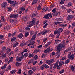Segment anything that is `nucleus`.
<instances>
[{
  "label": "nucleus",
  "instance_id": "nucleus-32",
  "mask_svg": "<svg viewBox=\"0 0 75 75\" xmlns=\"http://www.w3.org/2000/svg\"><path fill=\"white\" fill-rule=\"evenodd\" d=\"M37 15V13H34L33 14H32L31 15V17L33 18L34 17H35Z\"/></svg>",
  "mask_w": 75,
  "mask_h": 75
},
{
  "label": "nucleus",
  "instance_id": "nucleus-63",
  "mask_svg": "<svg viewBox=\"0 0 75 75\" xmlns=\"http://www.w3.org/2000/svg\"><path fill=\"white\" fill-rule=\"evenodd\" d=\"M4 37V36H3V35H0V38L1 39H2V38H3Z\"/></svg>",
  "mask_w": 75,
  "mask_h": 75
},
{
  "label": "nucleus",
  "instance_id": "nucleus-44",
  "mask_svg": "<svg viewBox=\"0 0 75 75\" xmlns=\"http://www.w3.org/2000/svg\"><path fill=\"white\" fill-rule=\"evenodd\" d=\"M55 21H62V19L60 18H57L55 20Z\"/></svg>",
  "mask_w": 75,
  "mask_h": 75
},
{
  "label": "nucleus",
  "instance_id": "nucleus-31",
  "mask_svg": "<svg viewBox=\"0 0 75 75\" xmlns=\"http://www.w3.org/2000/svg\"><path fill=\"white\" fill-rule=\"evenodd\" d=\"M44 18L45 19H49V16H48V14H47L45 15L44 16Z\"/></svg>",
  "mask_w": 75,
  "mask_h": 75
},
{
  "label": "nucleus",
  "instance_id": "nucleus-26",
  "mask_svg": "<svg viewBox=\"0 0 75 75\" xmlns=\"http://www.w3.org/2000/svg\"><path fill=\"white\" fill-rule=\"evenodd\" d=\"M58 14H60V13L59 12H58L57 13H52V16H58Z\"/></svg>",
  "mask_w": 75,
  "mask_h": 75
},
{
  "label": "nucleus",
  "instance_id": "nucleus-62",
  "mask_svg": "<svg viewBox=\"0 0 75 75\" xmlns=\"http://www.w3.org/2000/svg\"><path fill=\"white\" fill-rule=\"evenodd\" d=\"M28 53H25L24 54V56L25 57V58H26V57H27L28 56Z\"/></svg>",
  "mask_w": 75,
  "mask_h": 75
},
{
  "label": "nucleus",
  "instance_id": "nucleus-58",
  "mask_svg": "<svg viewBox=\"0 0 75 75\" xmlns=\"http://www.w3.org/2000/svg\"><path fill=\"white\" fill-rule=\"evenodd\" d=\"M47 15H48V16H49V17H50V18H52V15H51V13H48V14H47Z\"/></svg>",
  "mask_w": 75,
  "mask_h": 75
},
{
  "label": "nucleus",
  "instance_id": "nucleus-3",
  "mask_svg": "<svg viewBox=\"0 0 75 75\" xmlns=\"http://www.w3.org/2000/svg\"><path fill=\"white\" fill-rule=\"evenodd\" d=\"M53 49L52 48L50 49V47H48L46 50H45L44 51V53H49L50 52L52 51Z\"/></svg>",
  "mask_w": 75,
  "mask_h": 75
},
{
  "label": "nucleus",
  "instance_id": "nucleus-19",
  "mask_svg": "<svg viewBox=\"0 0 75 75\" xmlns=\"http://www.w3.org/2000/svg\"><path fill=\"white\" fill-rule=\"evenodd\" d=\"M56 31L60 33H61L62 32V31H63V29L59 28Z\"/></svg>",
  "mask_w": 75,
  "mask_h": 75
},
{
  "label": "nucleus",
  "instance_id": "nucleus-36",
  "mask_svg": "<svg viewBox=\"0 0 75 75\" xmlns=\"http://www.w3.org/2000/svg\"><path fill=\"white\" fill-rule=\"evenodd\" d=\"M57 69L58 70L60 69L61 68L58 65V61H57Z\"/></svg>",
  "mask_w": 75,
  "mask_h": 75
},
{
  "label": "nucleus",
  "instance_id": "nucleus-9",
  "mask_svg": "<svg viewBox=\"0 0 75 75\" xmlns=\"http://www.w3.org/2000/svg\"><path fill=\"white\" fill-rule=\"evenodd\" d=\"M24 59V58H23V57H20L19 58H17L16 59V61L18 62H20L21 60H22V59Z\"/></svg>",
  "mask_w": 75,
  "mask_h": 75
},
{
  "label": "nucleus",
  "instance_id": "nucleus-17",
  "mask_svg": "<svg viewBox=\"0 0 75 75\" xmlns=\"http://www.w3.org/2000/svg\"><path fill=\"white\" fill-rule=\"evenodd\" d=\"M64 62L63 61L59 62V67H62Z\"/></svg>",
  "mask_w": 75,
  "mask_h": 75
},
{
  "label": "nucleus",
  "instance_id": "nucleus-2",
  "mask_svg": "<svg viewBox=\"0 0 75 75\" xmlns=\"http://www.w3.org/2000/svg\"><path fill=\"white\" fill-rule=\"evenodd\" d=\"M35 19H33V20L30 22H28L27 23L28 27H31L33 25H35Z\"/></svg>",
  "mask_w": 75,
  "mask_h": 75
},
{
  "label": "nucleus",
  "instance_id": "nucleus-16",
  "mask_svg": "<svg viewBox=\"0 0 75 75\" xmlns=\"http://www.w3.org/2000/svg\"><path fill=\"white\" fill-rule=\"evenodd\" d=\"M19 44V43L18 42H16L15 43H14L13 44V47H17V46H18Z\"/></svg>",
  "mask_w": 75,
  "mask_h": 75
},
{
  "label": "nucleus",
  "instance_id": "nucleus-48",
  "mask_svg": "<svg viewBox=\"0 0 75 75\" xmlns=\"http://www.w3.org/2000/svg\"><path fill=\"white\" fill-rule=\"evenodd\" d=\"M57 61L56 63L55 64H54V65L53 66V68L54 69H55V68H56V67H57Z\"/></svg>",
  "mask_w": 75,
  "mask_h": 75
},
{
  "label": "nucleus",
  "instance_id": "nucleus-33",
  "mask_svg": "<svg viewBox=\"0 0 75 75\" xmlns=\"http://www.w3.org/2000/svg\"><path fill=\"white\" fill-rule=\"evenodd\" d=\"M34 59L35 60H37L38 59V56L37 55H36L34 56Z\"/></svg>",
  "mask_w": 75,
  "mask_h": 75
},
{
  "label": "nucleus",
  "instance_id": "nucleus-49",
  "mask_svg": "<svg viewBox=\"0 0 75 75\" xmlns=\"http://www.w3.org/2000/svg\"><path fill=\"white\" fill-rule=\"evenodd\" d=\"M37 9L39 10H41V7L40 6V5L38 6Z\"/></svg>",
  "mask_w": 75,
  "mask_h": 75
},
{
  "label": "nucleus",
  "instance_id": "nucleus-41",
  "mask_svg": "<svg viewBox=\"0 0 75 75\" xmlns=\"http://www.w3.org/2000/svg\"><path fill=\"white\" fill-rule=\"evenodd\" d=\"M29 33H30L29 32H26L25 34V37H27L28 35H29Z\"/></svg>",
  "mask_w": 75,
  "mask_h": 75
},
{
  "label": "nucleus",
  "instance_id": "nucleus-52",
  "mask_svg": "<svg viewBox=\"0 0 75 75\" xmlns=\"http://www.w3.org/2000/svg\"><path fill=\"white\" fill-rule=\"evenodd\" d=\"M40 68L41 70H44V65L41 66Z\"/></svg>",
  "mask_w": 75,
  "mask_h": 75
},
{
  "label": "nucleus",
  "instance_id": "nucleus-57",
  "mask_svg": "<svg viewBox=\"0 0 75 75\" xmlns=\"http://www.w3.org/2000/svg\"><path fill=\"white\" fill-rule=\"evenodd\" d=\"M45 57H46V54H42L41 57L42 58H45Z\"/></svg>",
  "mask_w": 75,
  "mask_h": 75
},
{
  "label": "nucleus",
  "instance_id": "nucleus-27",
  "mask_svg": "<svg viewBox=\"0 0 75 75\" xmlns=\"http://www.w3.org/2000/svg\"><path fill=\"white\" fill-rule=\"evenodd\" d=\"M36 67H32L30 68V69H32V71H36Z\"/></svg>",
  "mask_w": 75,
  "mask_h": 75
},
{
  "label": "nucleus",
  "instance_id": "nucleus-30",
  "mask_svg": "<svg viewBox=\"0 0 75 75\" xmlns=\"http://www.w3.org/2000/svg\"><path fill=\"white\" fill-rule=\"evenodd\" d=\"M7 64H5L4 66H3L2 67L1 69H5L6 67H7Z\"/></svg>",
  "mask_w": 75,
  "mask_h": 75
},
{
  "label": "nucleus",
  "instance_id": "nucleus-37",
  "mask_svg": "<svg viewBox=\"0 0 75 75\" xmlns=\"http://www.w3.org/2000/svg\"><path fill=\"white\" fill-rule=\"evenodd\" d=\"M26 45L25 44V43L24 42L22 43H21L20 44V45L21 47H23V46H24V45Z\"/></svg>",
  "mask_w": 75,
  "mask_h": 75
},
{
  "label": "nucleus",
  "instance_id": "nucleus-46",
  "mask_svg": "<svg viewBox=\"0 0 75 75\" xmlns=\"http://www.w3.org/2000/svg\"><path fill=\"white\" fill-rule=\"evenodd\" d=\"M21 72V69H20L18 70V74H20Z\"/></svg>",
  "mask_w": 75,
  "mask_h": 75
},
{
  "label": "nucleus",
  "instance_id": "nucleus-59",
  "mask_svg": "<svg viewBox=\"0 0 75 75\" xmlns=\"http://www.w3.org/2000/svg\"><path fill=\"white\" fill-rule=\"evenodd\" d=\"M61 8H62V10L66 9V8L64 6H63L61 7Z\"/></svg>",
  "mask_w": 75,
  "mask_h": 75
},
{
  "label": "nucleus",
  "instance_id": "nucleus-21",
  "mask_svg": "<svg viewBox=\"0 0 75 75\" xmlns=\"http://www.w3.org/2000/svg\"><path fill=\"white\" fill-rule=\"evenodd\" d=\"M35 38H36V35H33L32 37V38L31 39V40H32V41H34V40H35Z\"/></svg>",
  "mask_w": 75,
  "mask_h": 75
},
{
  "label": "nucleus",
  "instance_id": "nucleus-13",
  "mask_svg": "<svg viewBox=\"0 0 75 75\" xmlns=\"http://www.w3.org/2000/svg\"><path fill=\"white\" fill-rule=\"evenodd\" d=\"M10 51H11V49L9 48H7L5 50L6 54H9Z\"/></svg>",
  "mask_w": 75,
  "mask_h": 75
},
{
  "label": "nucleus",
  "instance_id": "nucleus-50",
  "mask_svg": "<svg viewBox=\"0 0 75 75\" xmlns=\"http://www.w3.org/2000/svg\"><path fill=\"white\" fill-rule=\"evenodd\" d=\"M65 0H61L60 2L61 4H63L64 3V2H65Z\"/></svg>",
  "mask_w": 75,
  "mask_h": 75
},
{
  "label": "nucleus",
  "instance_id": "nucleus-4",
  "mask_svg": "<svg viewBox=\"0 0 75 75\" xmlns=\"http://www.w3.org/2000/svg\"><path fill=\"white\" fill-rule=\"evenodd\" d=\"M10 18H17V17H18V14H11L10 15Z\"/></svg>",
  "mask_w": 75,
  "mask_h": 75
},
{
  "label": "nucleus",
  "instance_id": "nucleus-38",
  "mask_svg": "<svg viewBox=\"0 0 75 75\" xmlns=\"http://www.w3.org/2000/svg\"><path fill=\"white\" fill-rule=\"evenodd\" d=\"M44 67L45 68H50V67L48 65H47L45 64H44Z\"/></svg>",
  "mask_w": 75,
  "mask_h": 75
},
{
  "label": "nucleus",
  "instance_id": "nucleus-51",
  "mask_svg": "<svg viewBox=\"0 0 75 75\" xmlns=\"http://www.w3.org/2000/svg\"><path fill=\"white\" fill-rule=\"evenodd\" d=\"M23 35V34H22V33H20L19 35H18V37L19 38H22Z\"/></svg>",
  "mask_w": 75,
  "mask_h": 75
},
{
  "label": "nucleus",
  "instance_id": "nucleus-22",
  "mask_svg": "<svg viewBox=\"0 0 75 75\" xmlns=\"http://www.w3.org/2000/svg\"><path fill=\"white\" fill-rule=\"evenodd\" d=\"M69 62H70V59H67L65 61L64 64L65 65H66L67 64H68V63H69Z\"/></svg>",
  "mask_w": 75,
  "mask_h": 75
},
{
  "label": "nucleus",
  "instance_id": "nucleus-11",
  "mask_svg": "<svg viewBox=\"0 0 75 75\" xmlns=\"http://www.w3.org/2000/svg\"><path fill=\"white\" fill-rule=\"evenodd\" d=\"M60 26L62 28H64L65 27H67V24H60Z\"/></svg>",
  "mask_w": 75,
  "mask_h": 75
},
{
  "label": "nucleus",
  "instance_id": "nucleus-45",
  "mask_svg": "<svg viewBox=\"0 0 75 75\" xmlns=\"http://www.w3.org/2000/svg\"><path fill=\"white\" fill-rule=\"evenodd\" d=\"M48 25V23H47L45 24L43 26V28H45Z\"/></svg>",
  "mask_w": 75,
  "mask_h": 75
},
{
  "label": "nucleus",
  "instance_id": "nucleus-14",
  "mask_svg": "<svg viewBox=\"0 0 75 75\" xmlns=\"http://www.w3.org/2000/svg\"><path fill=\"white\" fill-rule=\"evenodd\" d=\"M15 64L16 66V67H18L20 66V65H22V64L21 63H18L17 62H15Z\"/></svg>",
  "mask_w": 75,
  "mask_h": 75
},
{
  "label": "nucleus",
  "instance_id": "nucleus-39",
  "mask_svg": "<svg viewBox=\"0 0 75 75\" xmlns=\"http://www.w3.org/2000/svg\"><path fill=\"white\" fill-rule=\"evenodd\" d=\"M71 69L72 71L73 72H74L75 71V70L74 69V66H71Z\"/></svg>",
  "mask_w": 75,
  "mask_h": 75
},
{
  "label": "nucleus",
  "instance_id": "nucleus-23",
  "mask_svg": "<svg viewBox=\"0 0 75 75\" xmlns=\"http://www.w3.org/2000/svg\"><path fill=\"white\" fill-rule=\"evenodd\" d=\"M7 47L5 46H3L2 47V50L1 51L2 52H4L5 51V50H6Z\"/></svg>",
  "mask_w": 75,
  "mask_h": 75
},
{
  "label": "nucleus",
  "instance_id": "nucleus-1",
  "mask_svg": "<svg viewBox=\"0 0 75 75\" xmlns=\"http://www.w3.org/2000/svg\"><path fill=\"white\" fill-rule=\"evenodd\" d=\"M62 44H59L57 47V50L58 51L57 53V58H59L60 57L61 55L60 51H61V50H62V48H64V47H65V45H64V44H65V43L64 42H62Z\"/></svg>",
  "mask_w": 75,
  "mask_h": 75
},
{
  "label": "nucleus",
  "instance_id": "nucleus-47",
  "mask_svg": "<svg viewBox=\"0 0 75 75\" xmlns=\"http://www.w3.org/2000/svg\"><path fill=\"white\" fill-rule=\"evenodd\" d=\"M18 50H19L18 48H17L15 49L14 52H18Z\"/></svg>",
  "mask_w": 75,
  "mask_h": 75
},
{
  "label": "nucleus",
  "instance_id": "nucleus-34",
  "mask_svg": "<svg viewBox=\"0 0 75 75\" xmlns=\"http://www.w3.org/2000/svg\"><path fill=\"white\" fill-rule=\"evenodd\" d=\"M34 56V54L33 53H29V58H31Z\"/></svg>",
  "mask_w": 75,
  "mask_h": 75
},
{
  "label": "nucleus",
  "instance_id": "nucleus-28",
  "mask_svg": "<svg viewBox=\"0 0 75 75\" xmlns=\"http://www.w3.org/2000/svg\"><path fill=\"white\" fill-rule=\"evenodd\" d=\"M10 28V26H6L5 27L4 29L5 30H8Z\"/></svg>",
  "mask_w": 75,
  "mask_h": 75
},
{
  "label": "nucleus",
  "instance_id": "nucleus-40",
  "mask_svg": "<svg viewBox=\"0 0 75 75\" xmlns=\"http://www.w3.org/2000/svg\"><path fill=\"white\" fill-rule=\"evenodd\" d=\"M74 57H75V55H74V54H72L71 55L70 59H71L72 60H73V59H74Z\"/></svg>",
  "mask_w": 75,
  "mask_h": 75
},
{
  "label": "nucleus",
  "instance_id": "nucleus-20",
  "mask_svg": "<svg viewBox=\"0 0 75 75\" xmlns=\"http://www.w3.org/2000/svg\"><path fill=\"white\" fill-rule=\"evenodd\" d=\"M1 20H2L4 23L6 21V19H5V18L3 16H1Z\"/></svg>",
  "mask_w": 75,
  "mask_h": 75
},
{
  "label": "nucleus",
  "instance_id": "nucleus-64",
  "mask_svg": "<svg viewBox=\"0 0 75 75\" xmlns=\"http://www.w3.org/2000/svg\"><path fill=\"white\" fill-rule=\"evenodd\" d=\"M75 26V22H74L72 23V28L74 27Z\"/></svg>",
  "mask_w": 75,
  "mask_h": 75
},
{
  "label": "nucleus",
  "instance_id": "nucleus-60",
  "mask_svg": "<svg viewBox=\"0 0 75 75\" xmlns=\"http://www.w3.org/2000/svg\"><path fill=\"white\" fill-rule=\"evenodd\" d=\"M59 41H61V40L59 39H57L55 41V42L56 44H57L58 42H59Z\"/></svg>",
  "mask_w": 75,
  "mask_h": 75
},
{
  "label": "nucleus",
  "instance_id": "nucleus-10",
  "mask_svg": "<svg viewBox=\"0 0 75 75\" xmlns=\"http://www.w3.org/2000/svg\"><path fill=\"white\" fill-rule=\"evenodd\" d=\"M72 50V47H69L67 49L65 50L64 51V53H65V52H68V51H70Z\"/></svg>",
  "mask_w": 75,
  "mask_h": 75
},
{
  "label": "nucleus",
  "instance_id": "nucleus-35",
  "mask_svg": "<svg viewBox=\"0 0 75 75\" xmlns=\"http://www.w3.org/2000/svg\"><path fill=\"white\" fill-rule=\"evenodd\" d=\"M47 39H48L47 38H44L43 40V42L45 43V42H46L47 40Z\"/></svg>",
  "mask_w": 75,
  "mask_h": 75
},
{
  "label": "nucleus",
  "instance_id": "nucleus-24",
  "mask_svg": "<svg viewBox=\"0 0 75 75\" xmlns=\"http://www.w3.org/2000/svg\"><path fill=\"white\" fill-rule=\"evenodd\" d=\"M46 62L49 65H50L51 64V63L50 61V60H47L46 61Z\"/></svg>",
  "mask_w": 75,
  "mask_h": 75
},
{
  "label": "nucleus",
  "instance_id": "nucleus-6",
  "mask_svg": "<svg viewBox=\"0 0 75 75\" xmlns=\"http://www.w3.org/2000/svg\"><path fill=\"white\" fill-rule=\"evenodd\" d=\"M7 3L6 2H3L1 5V7L3 8H5V7H6L7 6Z\"/></svg>",
  "mask_w": 75,
  "mask_h": 75
},
{
  "label": "nucleus",
  "instance_id": "nucleus-55",
  "mask_svg": "<svg viewBox=\"0 0 75 75\" xmlns=\"http://www.w3.org/2000/svg\"><path fill=\"white\" fill-rule=\"evenodd\" d=\"M20 9L21 10V11H24L25 10V8L24 7H21L20 8Z\"/></svg>",
  "mask_w": 75,
  "mask_h": 75
},
{
  "label": "nucleus",
  "instance_id": "nucleus-8",
  "mask_svg": "<svg viewBox=\"0 0 75 75\" xmlns=\"http://www.w3.org/2000/svg\"><path fill=\"white\" fill-rule=\"evenodd\" d=\"M67 19V20H73L74 19V17L72 15H68Z\"/></svg>",
  "mask_w": 75,
  "mask_h": 75
},
{
  "label": "nucleus",
  "instance_id": "nucleus-29",
  "mask_svg": "<svg viewBox=\"0 0 75 75\" xmlns=\"http://www.w3.org/2000/svg\"><path fill=\"white\" fill-rule=\"evenodd\" d=\"M7 1L8 2V3H10L11 4H13L14 3V1H13L10 0H7Z\"/></svg>",
  "mask_w": 75,
  "mask_h": 75
},
{
  "label": "nucleus",
  "instance_id": "nucleus-42",
  "mask_svg": "<svg viewBox=\"0 0 75 75\" xmlns=\"http://www.w3.org/2000/svg\"><path fill=\"white\" fill-rule=\"evenodd\" d=\"M47 11V8H43V9L42 10V11L44 13V12H46Z\"/></svg>",
  "mask_w": 75,
  "mask_h": 75
},
{
  "label": "nucleus",
  "instance_id": "nucleus-5",
  "mask_svg": "<svg viewBox=\"0 0 75 75\" xmlns=\"http://www.w3.org/2000/svg\"><path fill=\"white\" fill-rule=\"evenodd\" d=\"M54 34L55 35L56 34H57L56 38H59V36H60V33L58 32V31L57 32V31H56V30L54 32Z\"/></svg>",
  "mask_w": 75,
  "mask_h": 75
},
{
  "label": "nucleus",
  "instance_id": "nucleus-7",
  "mask_svg": "<svg viewBox=\"0 0 75 75\" xmlns=\"http://www.w3.org/2000/svg\"><path fill=\"white\" fill-rule=\"evenodd\" d=\"M50 30H46L43 31H42L43 32V33L42 34V35H45V34H47L48 33V32H50Z\"/></svg>",
  "mask_w": 75,
  "mask_h": 75
},
{
  "label": "nucleus",
  "instance_id": "nucleus-43",
  "mask_svg": "<svg viewBox=\"0 0 75 75\" xmlns=\"http://www.w3.org/2000/svg\"><path fill=\"white\" fill-rule=\"evenodd\" d=\"M16 37H13L11 38V41H14L15 40H16Z\"/></svg>",
  "mask_w": 75,
  "mask_h": 75
},
{
  "label": "nucleus",
  "instance_id": "nucleus-61",
  "mask_svg": "<svg viewBox=\"0 0 75 75\" xmlns=\"http://www.w3.org/2000/svg\"><path fill=\"white\" fill-rule=\"evenodd\" d=\"M54 34L51 33V34H50V35L49 36V37H54Z\"/></svg>",
  "mask_w": 75,
  "mask_h": 75
},
{
  "label": "nucleus",
  "instance_id": "nucleus-25",
  "mask_svg": "<svg viewBox=\"0 0 75 75\" xmlns=\"http://www.w3.org/2000/svg\"><path fill=\"white\" fill-rule=\"evenodd\" d=\"M1 57L5 58H6V55L4 53H2L1 55Z\"/></svg>",
  "mask_w": 75,
  "mask_h": 75
},
{
  "label": "nucleus",
  "instance_id": "nucleus-12",
  "mask_svg": "<svg viewBox=\"0 0 75 75\" xmlns=\"http://www.w3.org/2000/svg\"><path fill=\"white\" fill-rule=\"evenodd\" d=\"M51 42H48L47 44H46L45 45V46H44L45 48H47V47L49 46V45H50L51 44Z\"/></svg>",
  "mask_w": 75,
  "mask_h": 75
},
{
  "label": "nucleus",
  "instance_id": "nucleus-54",
  "mask_svg": "<svg viewBox=\"0 0 75 75\" xmlns=\"http://www.w3.org/2000/svg\"><path fill=\"white\" fill-rule=\"evenodd\" d=\"M67 6L69 7V6H72V4L71 2H69L68 3Z\"/></svg>",
  "mask_w": 75,
  "mask_h": 75
},
{
  "label": "nucleus",
  "instance_id": "nucleus-15",
  "mask_svg": "<svg viewBox=\"0 0 75 75\" xmlns=\"http://www.w3.org/2000/svg\"><path fill=\"white\" fill-rule=\"evenodd\" d=\"M38 0H33V1L32 2V5H33V4H35L38 2Z\"/></svg>",
  "mask_w": 75,
  "mask_h": 75
},
{
  "label": "nucleus",
  "instance_id": "nucleus-56",
  "mask_svg": "<svg viewBox=\"0 0 75 75\" xmlns=\"http://www.w3.org/2000/svg\"><path fill=\"white\" fill-rule=\"evenodd\" d=\"M65 72V70L62 69L60 71H59L60 74H62V73H64Z\"/></svg>",
  "mask_w": 75,
  "mask_h": 75
},
{
  "label": "nucleus",
  "instance_id": "nucleus-18",
  "mask_svg": "<svg viewBox=\"0 0 75 75\" xmlns=\"http://www.w3.org/2000/svg\"><path fill=\"white\" fill-rule=\"evenodd\" d=\"M33 73H34V71L32 70H29L28 71V75H32V74H33Z\"/></svg>",
  "mask_w": 75,
  "mask_h": 75
},
{
  "label": "nucleus",
  "instance_id": "nucleus-53",
  "mask_svg": "<svg viewBox=\"0 0 75 75\" xmlns=\"http://www.w3.org/2000/svg\"><path fill=\"white\" fill-rule=\"evenodd\" d=\"M50 62H51V64L52 63H53L54 62V61H55V59H51L50 60Z\"/></svg>",
  "mask_w": 75,
  "mask_h": 75
}]
</instances>
